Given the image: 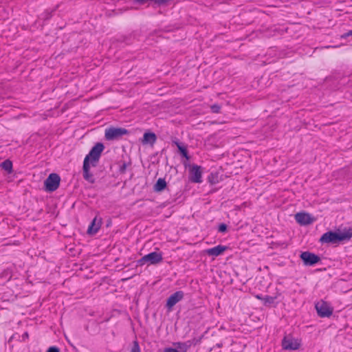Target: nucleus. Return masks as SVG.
I'll return each mask as SVG.
<instances>
[{"instance_id":"nucleus-1","label":"nucleus","mask_w":352,"mask_h":352,"mask_svg":"<svg viewBox=\"0 0 352 352\" xmlns=\"http://www.w3.org/2000/svg\"><path fill=\"white\" fill-rule=\"evenodd\" d=\"M352 237V228L345 229L343 232L329 231L324 233L320 239L322 243H337L340 241L349 240Z\"/></svg>"},{"instance_id":"nucleus-2","label":"nucleus","mask_w":352,"mask_h":352,"mask_svg":"<svg viewBox=\"0 0 352 352\" xmlns=\"http://www.w3.org/2000/svg\"><path fill=\"white\" fill-rule=\"evenodd\" d=\"M104 146L103 144L98 142L89 151V154L85 157V159L88 158V162L93 166H96L99 161L101 153L104 150Z\"/></svg>"},{"instance_id":"nucleus-3","label":"nucleus","mask_w":352,"mask_h":352,"mask_svg":"<svg viewBox=\"0 0 352 352\" xmlns=\"http://www.w3.org/2000/svg\"><path fill=\"white\" fill-rule=\"evenodd\" d=\"M129 133V131L124 128L109 127L105 130L104 136L106 140L112 141L119 140Z\"/></svg>"},{"instance_id":"nucleus-4","label":"nucleus","mask_w":352,"mask_h":352,"mask_svg":"<svg viewBox=\"0 0 352 352\" xmlns=\"http://www.w3.org/2000/svg\"><path fill=\"white\" fill-rule=\"evenodd\" d=\"M163 260L162 254L161 252H153L144 255L138 261L139 265H143L146 263L150 265H155L161 263Z\"/></svg>"},{"instance_id":"nucleus-5","label":"nucleus","mask_w":352,"mask_h":352,"mask_svg":"<svg viewBox=\"0 0 352 352\" xmlns=\"http://www.w3.org/2000/svg\"><path fill=\"white\" fill-rule=\"evenodd\" d=\"M60 178L56 173H51L45 180V189L48 192L55 191L60 185Z\"/></svg>"},{"instance_id":"nucleus-6","label":"nucleus","mask_w":352,"mask_h":352,"mask_svg":"<svg viewBox=\"0 0 352 352\" xmlns=\"http://www.w3.org/2000/svg\"><path fill=\"white\" fill-rule=\"evenodd\" d=\"M315 307L320 317H330L333 314V308L325 301L318 302L316 303Z\"/></svg>"},{"instance_id":"nucleus-7","label":"nucleus","mask_w":352,"mask_h":352,"mask_svg":"<svg viewBox=\"0 0 352 352\" xmlns=\"http://www.w3.org/2000/svg\"><path fill=\"white\" fill-rule=\"evenodd\" d=\"M300 258L302 260L304 265L306 266H312L320 261L319 256L308 251L302 252L300 255Z\"/></svg>"},{"instance_id":"nucleus-8","label":"nucleus","mask_w":352,"mask_h":352,"mask_svg":"<svg viewBox=\"0 0 352 352\" xmlns=\"http://www.w3.org/2000/svg\"><path fill=\"white\" fill-rule=\"evenodd\" d=\"M202 172L201 166L198 165H192L189 170V179L193 183L202 182Z\"/></svg>"},{"instance_id":"nucleus-9","label":"nucleus","mask_w":352,"mask_h":352,"mask_svg":"<svg viewBox=\"0 0 352 352\" xmlns=\"http://www.w3.org/2000/svg\"><path fill=\"white\" fill-rule=\"evenodd\" d=\"M300 345V343L297 339L289 336H285L282 341L283 348L285 350H296Z\"/></svg>"},{"instance_id":"nucleus-10","label":"nucleus","mask_w":352,"mask_h":352,"mask_svg":"<svg viewBox=\"0 0 352 352\" xmlns=\"http://www.w3.org/2000/svg\"><path fill=\"white\" fill-rule=\"evenodd\" d=\"M184 296V294L182 291H177L173 293L167 299L166 307L168 309H171L174 305L183 299Z\"/></svg>"},{"instance_id":"nucleus-11","label":"nucleus","mask_w":352,"mask_h":352,"mask_svg":"<svg viewBox=\"0 0 352 352\" xmlns=\"http://www.w3.org/2000/svg\"><path fill=\"white\" fill-rule=\"evenodd\" d=\"M296 221L302 226H307L312 223L314 218L306 212H298L295 215Z\"/></svg>"},{"instance_id":"nucleus-12","label":"nucleus","mask_w":352,"mask_h":352,"mask_svg":"<svg viewBox=\"0 0 352 352\" xmlns=\"http://www.w3.org/2000/svg\"><path fill=\"white\" fill-rule=\"evenodd\" d=\"M82 169L84 179L91 184L94 183L95 179L89 170L90 164L88 162V158L84 160Z\"/></svg>"},{"instance_id":"nucleus-13","label":"nucleus","mask_w":352,"mask_h":352,"mask_svg":"<svg viewBox=\"0 0 352 352\" xmlns=\"http://www.w3.org/2000/svg\"><path fill=\"white\" fill-rule=\"evenodd\" d=\"M101 223L102 219L100 218L98 219V217H96L89 226L87 233L89 234H96L100 228Z\"/></svg>"},{"instance_id":"nucleus-14","label":"nucleus","mask_w":352,"mask_h":352,"mask_svg":"<svg viewBox=\"0 0 352 352\" xmlns=\"http://www.w3.org/2000/svg\"><path fill=\"white\" fill-rule=\"evenodd\" d=\"M226 249V246L219 245L214 248L206 250L205 252L208 256H218L222 254Z\"/></svg>"},{"instance_id":"nucleus-15","label":"nucleus","mask_w":352,"mask_h":352,"mask_svg":"<svg viewBox=\"0 0 352 352\" xmlns=\"http://www.w3.org/2000/svg\"><path fill=\"white\" fill-rule=\"evenodd\" d=\"M157 140V136L154 133L152 132H146L144 133L143 135V139L142 140V143L143 144H149L151 145H153Z\"/></svg>"},{"instance_id":"nucleus-16","label":"nucleus","mask_w":352,"mask_h":352,"mask_svg":"<svg viewBox=\"0 0 352 352\" xmlns=\"http://www.w3.org/2000/svg\"><path fill=\"white\" fill-rule=\"evenodd\" d=\"M192 344V340H188L185 342H177L175 344V345L177 346V348L182 352H186Z\"/></svg>"},{"instance_id":"nucleus-17","label":"nucleus","mask_w":352,"mask_h":352,"mask_svg":"<svg viewBox=\"0 0 352 352\" xmlns=\"http://www.w3.org/2000/svg\"><path fill=\"white\" fill-rule=\"evenodd\" d=\"M166 187V182L164 179L159 178L154 185V190L156 192H160L165 189Z\"/></svg>"},{"instance_id":"nucleus-18","label":"nucleus","mask_w":352,"mask_h":352,"mask_svg":"<svg viewBox=\"0 0 352 352\" xmlns=\"http://www.w3.org/2000/svg\"><path fill=\"white\" fill-rule=\"evenodd\" d=\"M173 143H175L176 144V146H177L179 153H181V155L184 157H185L186 160H188L190 159V156L188 155L186 147H185L184 146L182 145V144L179 143L177 141H175V142H173Z\"/></svg>"},{"instance_id":"nucleus-19","label":"nucleus","mask_w":352,"mask_h":352,"mask_svg":"<svg viewBox=\"0 0 352 352\" xmlns=\"http://www.w3.org/2000/svg\"><path fill=\"white\" fill-rule=\"evenodd\" d=\"M1 167L8 173L12 172V162L10 160H6L1 164Z\"/></svg>"},{"instance_id":"nucleus-20","label":"nucleus","mask_w":352,"mask_h":352,"mask_svg":"<svg viewBox=\"0 0 352 352\" xmlns=\"http://www.w3.org/2000/svg\"><path fill=\"white\" fill-rule=\"evenodd\" d=\"M275 299H276V297H273V296H265L263 297V301L264 302L265 305L272 304L274 302Z\"/></svg>"},{"instance_id":"nucleus-21","label":"nucleus","mask_w":352,"mask_h":352,"mask_svg":"<svg viewBox=\"0 0 352 352\" xmlns=\"http://www.w3.org/2000/svg\"><path fill=\"white\" fill-rule=\"evenodd\" d=\"M130 352H140V348L139 344L137 341L133 342V345Z\"/></svg>"},{"instance_id":"nucleus-22","label":"nucleus","mask_w":352,"mask_h":352,"mask_svg":"<svg viewBox=\"0 0 352 352\" xmlns=\"http://www.w3.org/2000/svg\"><path fill=\"white\" fill-rule=\"evenodd\" d=\"M208 182L212 184L218 182V180L214 178V175L213 173H211L208 177Z\"/></svg>"},{"instance_id":"nucleus-23","label":"nucleus","mask_w":352,"mask_h":352,"mask_svg":"<svg viewBox=\"0 0 352 352\" xmlns=\"http://www.w3.org/2000/svg\"><path fill=\"white\" fill-rule=\"evenodd\" d=\"M227 225L225 223H221L219 226L218 231L219 232H225L227 230Z\"/></svg>"},{"instance_id":"nucleus-24","label":"nucleus","mask_w":352,"mask_h":352,"mask_svg":"<svg viewBox=\"0 0 352 352\" xmlns=\"http://www.w3.org/2000/svg\"><path fill=\"white\" fill-rule=\"evenodd\" d=\"M221 107L217 104L211 106V111L213 113H219L220 111Z\"/></svg>"},{"instance_id":"nucleus-25","label":"nucleus","mask_w":352,"mask_h":352,"mask_svg":"<svg viewBox=\"0 0 352 352\" xmlns=\"http://www.w3.org/2000/svg\"><path fill=\"white\" fill-rule=\"evenodd\" d=\"M170 0H152V2L157 4L158 6L164 5L166 3Z\"/></svg>"},{"instance_id":"nucleus-26","label":"nucleus","mask_w":352,"mask_h":352,"mask_svg":"<svg viewBox=\"0 0 352 352\" xmlns=\"http://www.w3.org/2000/svg\"><path fill=\"white\" fill-rule=\"evenodd\" d=\"M47 352H60L59 349L56 346H50Z\"/></svg>"},{"instance_id":"nucleus-27","label":"nucleus","mask_w":352,"mask_h":352,"mask_svg":"<svg viewBox=\"0 0 352 352\" xmlns=\"http://www.w3.org/2000/svg\"><path fill=\"white\" fill-rule=\"evenodd\" d=\"M126 163H123L120 166V172L121 173H124L125 171H126Z\"/></svg>"},{"instance_id":"nucleus-28","label":"nucleus","mask_w":352,"mask_h":352,"mask_svg":"<svg viewBox=\"0 0 352 352\" xmlns=\"http://www.w3.org/2000/svg\"><path fill=\"white\" fill-rule=\"evenodd\" d=\"M350 36H352V30H349L341 36L342 38H346Z\"/></svg>"},{"instance_id":"nucleus-29","label":"nucleus","mask_w":352,"mask_h":352,"mask_svg":"<svg viewBox=\"0 0 352 352\" xmlns=\"http://www.w3.org/2000/svg\"><path fill=\"white\" fill-rule=\"evenodd\" d=\"M164 352H179L176 349L167 348L164 350Z\"/></svg>"},{"instance_id":"nucleus-30","label":"nucleus","mask_w":352,"mask_h":352,"mask_svg":"<svg viewBox=\"0 0 352 352\" xmlns=\"http://www.w3.org/2000/svg\"><path fill=\"white\" fill-rule=\"evenodd\" d=\"M256 298L259 300H263V296L262 295H256Z\"/></svg>"},{"instance_id":"nucleus-31","label":"nucleus","mask_w":352,"mask_h":352,"mask_svg":"<svg viewBox=\"0 0 352 352\" xmlns=\"http://www.w3.org/2000/svg\"><path fill=\"white\" fill-rule=\"evenodd\" d=\"M23 337H28V333H25L23 334Z\"/></svg>"}]
</instances>
